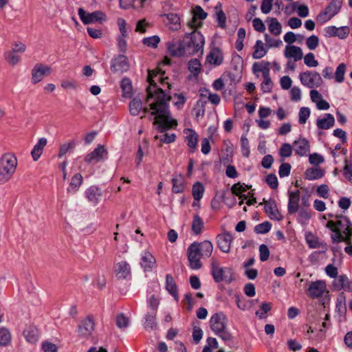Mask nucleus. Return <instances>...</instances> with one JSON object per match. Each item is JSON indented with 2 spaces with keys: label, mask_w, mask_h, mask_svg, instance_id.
<instances>
[{
  "label": "nucleus",
  "mask_w": 352,
  "mask_h": 352,
  "mask_svg": "<svg viewBox=\"0 0 352 352\" xmlns=\"http://www.w3.org/2000/svg\"><path fill=\"white\" fill-rule=\"evenodd\" d=\"M167 48L169 54L171 56L176 57H181L188 56L186 52L185 45L184 40L182 41H172L167 43Z\"/></svg>",
  "instance_id": "nucleus-11"
},
{
  "label": "nucleus",
  "mask_w": 352,
  "mask_h": 352,
  "mask_svg": "<svg viewBox=\"0 0 352 352\" xmlns=\"http://www.w3.org/2000/svg\"><path fill=\"white\" fill-rule=\"evenodd\" d=\"M271 309V305L268 302L263 303L260 309L256 311V315L258 316L260 318H263L265 317V314Z\"/></svg>",
  "instance_id": "nucleus-61"
},
{
  "label": "nucleus",
  "mask_w": 352,
  "mask_h": 352,
  "mask_svg": "<svg viewBox=\"0 0 352 352\" xmlns=\"http://www.w3.org/2000/svg\"><path fill=\"white\" fill-rule=\"evenodd\" d=\"M305 240L309 248L311 249L322 248L324 249L322 252H325L327 250L326 243L321 242L319 240V238L311 232H309L305 234Z\"/></svg>",
  "instance_id": "nucleus-24"
},
{
  "label": "nucleus",
  "mask_w": 352,
  "mask_h": 352,
  "mask_svg": "<svg viewBox=\"0 0 352 352\" xmlns=\"http://www.w3.org/2000/svg\"><path fill=\"white\" fill-rule=\"evenodd\" d=\"M266 22L268 24V30L271 34L274 36H278L282 32V25L278 22L277 19L273 17H268L266 19Z\"/></svg>",
  "instance_id": "nucleus-34"
},
{
  "label": "nucleus",
  "mask_w": 352,
  "mask_h": 352,
  "mask_svg": "<svg viewBox=\"0 0 352 352\" xmlns=\"http://www.w3.org/2000/svg\"><path fill=\"white\" fill-rule=\"evenodd\" d=\"M311 113L310 109L308 107H301L299 110L298 116L299 120L298 122L301 124H304L306 123L307 119L309 118Z\"/></svg>",
  "instance_id": "nucleus-51"
},
{
  "label": "nucleus",
  "mask_w": 352,
  "mask_h": 352,
  "mask_svg": "<svg viewBox=\"0 0 352 352\" xmlns=\"http://www.w3.org/2000/svg\"><path fill=\"white\" fill-rule=\"evenodd\" d=\"M155 263V257L147 251H144L141 255V267L144 271H149L152 269Z\"/></svg>",
  "instance_id": "nucleus-27"
},
{
  "label": "nucleus",
  "mask_w": 352,
  "mask_h": 352,
  "mask_svg": "<svg viewBox=\"0 0 352 352\" xmlns=\"http://www.w3.org/2000/svg\"><path fill=\"white\" fill-rule=\"evenodd\" d=\"M284 55L287 58H294V61L300 60L303 58L302 49L296 45H287L284 51Z\"/></svg>",
  "instance_id": "nucleus-19"
},
{
  "label": "nucleus",
  "mask_w": 352,
  "mask_h": 352,
  "mask_svg": "<svg viewBox=\"0 0 352 352\" xmlns=\"http://www.w3.org/2000/svg\"><path fill=\"white\" fill-rule=\"evenodd\" d=\"M107 151L102 145H98L92 152L87 154L85 157V162L89 164H96L103 160L104 155H107Z\"/></svg>",
  "instance_id": "nucleus-14"
},
{
  "label": "nucleus",
  "mask_w": 352,
  "mask_h": 352,
  "mask_svg": "<svg viewBox=\"0 0 352 352\" xmlns=\"http://www.w3.org/2000/svg\"><path fill=\"white\" fill-rule=\"evenodd\" d=\"M254 51L252 57L254 59L263 58L267 54V49L265 47L263 43L261 40H257L254 47Z\"/></svg>",
  "instance_id": "nucleus-38"
},
{
  "label": "nucleus",
  "mask_w": 352,
  "mask_h": 352,
  "mask_svg": "<svg viewBox=\"0 0 352 352\" xmlns=\"http://www.w3.org/2000/svg\"><path fill=\"white\" fill-rule=\"evenodd\" d=\"M265 211L271 219L280 220L282 219L274 201L265 202Z\"/></svg>",
  "instance_id": "nucleus-29"
},
{
  "label": "nucleus",
  "mask_w": 352,
  "mask_h": 352,
  "mask_svg": "<svg viewBox=\"0 0 352 352\" xmlns=\"http://www.w3.org/2000/svg\"><path fill=\"white\" fill-rule=\"evenodd\" d=\"M265 182L272 189H276L278 187V179L274 174L268 175L265 178Z\"/></svg>",
  "instance_id": "nucleus-64"
},
{
  "label": "nucleus",
  "mask_w": 352,
  "mask_h": 352,
  "mask_svg": "<svg viewBox=\"0 0 352 352\" xmlns=\"http://www.w3.org/2000/svg\"><path fill=\"white\" fill-rule=\"evenodd\" d=\"M164 73L155 72L148 70V82L149 86L146 89V102L153 101L149 104L150 108H142L140 99L133 98L129 103V111L132 116H138L141 110L144 114L151 111V115L154 116L153 124L157 126L159 131H165L173 126L177 125V121L170 118L168 102L171 97L166 96L165 90L162 87H158L157 82H160L164 87L170 89V85L168 81V77H163Z\"/></svg>",
  "instance_id": "nucleus-1"
},
{
  "label": "nucleus",
  "mask_w": 352,
  "mask_h": 352,
  "mask_svg": "<svg viewBox=\"0 0 352 352\" xmlns=\"http://www.w3.org/2000/svg\"><path fill=\"white\" fill-rule=\"evenodd\" d=\"M79 17L85 25L94 23L96 22L102 23L107 19L106 14L100 10L93 12H87L82 8H80L78 10Z\"/></svg>",
  "instance_id": "nucleus-9"
},
{
  "label": "nucleus",
  "mask_w": 352,
  "mask_h": 352,
  "mask_svg": "<svg viewBox=\"0 0 352 352\" xmlns=\"http://www.w3.org/2000/svg\"><path fill=\"white\" fill-rule=\"evenodd\" d=\"M265 41L269 47H278L282 45L283 42L280 39H274L270 37L267 34L264 35Z\"/></svg>",
  "instance_id": "nucleus-59"
},
{
  "label": "nucleus",
  "mask_w": 352,
  "mask_h": 352,
  "mask_svg": "<svg viewBox=\"0 0 352 352\" xmlns=\"http://www.w3.org/2000/svg\"><path fill=\"white\" fill-rule=\"evenodd\" d=\"M75 146V143L74 142H69L68 143H65L60 146L58 157H63L66 153H67L69 151H71Z\"/></svg>",
  "instance_id": "nucleus-57"
},
{
  "label": "nucleus",
  "mask_w": 352,
  "mask_h": 352,
  "mask_svg": "<svg viewBox=\"0 0 352 352\" xmlns=\"http://www.w3.org/2000/svg\"><path fill=\"white\" fill-rule=\"evenodd\" d=\"M115 274L118 279H127L131 277V267L126 261H121L115 267Z\"/></svg>",
  "instance_id": "nucleus-17"
},
{
  "label": "nucleus",
  "mask_w": 352,
  "mask_h": 352,
  "mask_svg": "<svg viewBox=\"0 0 352 352\" xmlns=\"http://www.w3.org/2000/svg\"><path fill=\"white\" fill-rule=\"evenodd\" d=\"M335 118L331 113H325L322 118H318L316 120L317 127L320 129H329L333 126Z\"/></svg>",
  "instance_id": "nucleus-26"
},
{
  "label": "nucleus",
  "mask_w": 352,
  "mask_h": 352,
  "mask_svg": "<svg viewBox=\"0 0 352 352\" xmlns=\"http://www.w3.org/2000/svg\"><path fill=\"white\" fill-rule=\"evenodd\" d=\"M183 40L188 56L198 53L203 54L205 41L204 36L199 32L193 30L186 35Z\"/></svg>",
  "instance_id": "nucleus-6"
},
{
  "label": "nucleus",
  "mask_w": 352,
  "mask_h": 352,
  "mask_svg": "<svg viewBox=\"0 0 352 352\" xmlns=\"http://www.w3.org/2000/svg\"><path fill=\"white\" fill-rule=\"evenodd\" d=\"M223 54L219 48L214 47L206 56V62L214 66H219L223 63Z\"/></svg>",
  "instance_id": "nucleus-23"
},
{
  "label": "nucleus",
  "mask_w": 352,
  "mask_h": 352,
  "mask_svg": "<svg viewBox=\"0 0 352 352\" xmlns=\"http://www.w3.org/2000/svg\"><path fill=\"white\" fill-rule=\"evenodd\" d=\"M346 65L343 63L338 65L335 72V78L338 82H342L344 79Z\"/></svg>",
  "instance_id": "nucleus-47"
},
{
  "label": "nucleus",
  "mask_w": 352,
  "mask_h": 352,
  "mask_svg": "<svg viewBox=\"0 0 352 352\" xmlns=\"http://www.w3.org/2000/svg\"><path fill=\"white\" fill-rule=\"evenodd\" d=\"M167 19L166 25L173 31H177L181 28L180 18L175 13L166 14Z\"/></svg>",
  "instance_id": "nucleus-31"
},
{
  "label": "nucleus",
  "mask_w": 352,
  "mask_h": 352,
  "mask_svg": "<svg viewBox=\"0 0 352 352\" xmlns=\"http://www.w3.org/2000/svg\"><path fill=\"white\" fill-rule=\"evenodd\" d=\"M17 165V158L12 153H6L1 156L0 158V184H6L12 178Z\"/></svg>",
  "instance_id": "nucleus-4"
},
{
  "label": "nucleus",
  "mask_w": 352,
  "mask_h": 352,
  "mask_svg": "<svg viewBox=\"0 0 352 352\" xmlns=\"http://www.w3.org/2000/svg\"><path fill=\"white\" fill-rule=\"evenodd\" d=\"M343 0H332L324 12L318 15V18L326 22L336 16L340 10Z\"/></svg>",
  "instance_id": "nucleus-10"
},
{
  "label": "nucleus",
  "mask_w": 352,
  "mask_h": 352,
  "mask_svg": "<svg viewBox=\"0 0 352 352\" xmlns=\"http://www.w3.org/2000/svg\"><path fill=\"white\" fill-rule=\"evenodd\" d=\"M157 326L155 311L148 312L145 316L144 327L146 331L153 330Z\"/></svg>",
  "instance_id": "nucleus-36"
},
{
  "label": "nucleus",
  "mask_w": 352,
  "mask_h": 352,
  "mask_svg": "<svg viewBox=\"0 0 352 352\" xmlns=\"http://www.w3.org/2000/svg\"><path fill=\"white\" fill-rule=\"evenodd\" d=\"M116 322L118 328L122 329L129 326V320L124 314H120L116 316Z\"/></svg>",
  "instance_id": "nucleus-54"
},
{
  "label": "nucleus",
  "mask_w": 352,
  "mask_h": 352,
  "mask_svg": "<svg viewBox=\"0 0 352 352\" xmlns=\"http://www.w3.org/2000/svg\"><path fill=\"white\" fill-rule=\"evenodd\" d=\"M241 146L242 155L244 157H248L250 153V150L249 146V141L245 134L241 135Z\"/></svg>",
  "instance_id": "nucleus-50"
},
{
  "label": "nucleus",
  "mask_w": 352,
  "mask_h": 352,
  "mask_svg": "<svg viewBox=\"0 0 352 352\" xmlns=\"http://www.w3.org/2000/svg\"><path fill=\"white\" fill-rule=\"evenodd\" d=\"M94 322L91 318L87 317L83 320L79 325L78 331L80 336L88 337L91 335L94 330Z\"/></svg>",
  "instance_id": "nucleus-21"
},
{
  "label": "nucleus",
  "mask_w": 352,
  "mask_h": 352,
  "mask_svg": "<svg viewBox=\"0 0 352 352\" xmlns=\"http://www.w3.org/2000/svg\"><path fill=\"white\" fill-rule=\"evenodd\" d=\"M4 57L8 63L12 65L18 64L21 60V57L11 50L6 52L4 54Z\"/></svg>",
  "instance_id": "nucleus-46"
},
{
  "label": "nucleus",
  "mask_w": 352,
  "mask_h": 352,
  "mask_svg": "<svg viewBox=\"0 0 352 352\" xmlns=\"http://www.w3.org/2000/svg\"><path fill=\"white\" fill-rule=\"evenodd\" d=\"M85 195L89 202L93 206H96L101 199L102 190L98 186H91L85 190Z\"/></svg>",
  "instance_id": "nucleus-16"
},
{
  "label": "nucleus",
  "mask_w": 352,
  "mask_h": 352,
  "mask_svg": "<svg viewBox=\"0 0 352 352\" xmlns=\"http://www.w3.org/2000/svg\"><path fill=\"white\" fill-rule=\"evenodd\" d=\"M111 68L115 72L126 71L129 68L127 58L124 55H119L112 61Z\"/></svg>",
  "instance_id": "nucleus-20"
},
{
  "label": "nucleus",
  "mask_w": 352,
  "mask_h": 352,
  "mask_svg": "<svg viewBox=\"0 0 352 352\" xmlns=\"http://www.w3.org/2000/svg\"><path fill=\"white\" fill-rule=\"evenodd\" d=\"M326 289V284L322 280L311 282L307 290V294L311 298L320 297Z\"/></svg>",
  "instance_id": "nucleus-12"
},
{
  "label": "nucleus",
  "mask_w": 352,
  "mask_h": 352,
  "mask_svg": "<svg viewBox=\"0 0 352 352\" xmlns=\"http://www.w3.org/2000/svg\"><path fill=\"white\" fill-rule=\"evenodd\" d=\"M23 336L28 342L34 344L38 340V331L36 327L30 325L23 331Z\"/></svg>",
  "instance_id": "nucleus-32"
},
{
  "label": "nucleus",
  "mask_w": 352,
  "mask_h": 352,
  "mask_svg": "<svg viewBox=\"0 0 352 352\" xmlns=\"http://www.w3.org/2000/svg\"><path fill=\"white\" fill-rule=\"evenodd\" d=\"M254 73L261 72L262 76L270 74V63L262 61L261 63H254L252 66Z\"/></svg>",
  "instance_id": "nucleus-41"
},
{
  "label": "nucleus",
  "mask_w": 352,
  "mask_h": 352,
  "mask_svg": "<svg viewBox=\"0 0 352 352\" xmlns=\"http://www.w3.org/2000/svg\"><path fill=\"white\" fill-rule=\"evenodd\" d=\"M192 12L193 16L187 23L188 26L192 28H195L197 25V19L204 20L207 17L208 15L207 13L199 6H196L193 9Z\"/></svg>",
  "instance_id": "nucleus-25"
},
{
  "label": "nucleus",
  "mask_w": 352,
  "mask_h": 352,
  "mask_svg": "<svg viewBox=\"0 0 352 352\" xmlns=\"http://www.w3.org/2000/svg\"><path fill=\"white\" fill-rule=\"evenodd\" d=\"M11 341V334L7 329H0V345L6 346Z\"/></svg>",
  "instance_id": "nucleus-48"
},
{
  "label": "nucleus",
  "mask_w": 352,
  "mask_h": 352,
  "mask_svg": "<svg viewBox=\"0 0 352 352\" xmlns=\"http://www.w3.org/2000/svg\"><path fill=\"white\" fill-rule=\"evenodd\" d=\"M299 79L301 84L308 88L319 87L322 83L320 74L316 71H305L300 73Z\"/></svg>",
  "instance_id": "nucleus-8"
},
{
  "label": "nucleus",
  "mask_w": 352,
  "mask_h": 352,
  "mask_svg": "<svg viewBox=\"0 0 352 352\" xmlns=\"http://www.w3.org/2000/svg\"><path fill=\"white\" fill-rule=\"evenodd\" d=\"M263 81L261 84V89L264 93H269L271 91L273 87V82L270 76V74L263 76Z\"/></svg>",
  "instance_id": "nucleus-49"
},
{
  "label": "nucleus",
  "mask_w": 352,
  "mask_h": 352,
  "mask_svg": "<svg viewBox=\"0 0 352 352\" xmlns=\"http://www.w3.org/2000/svg\"><path fill=\"white\" fill-rule=\"evenodd\" d=\"M306 45L310 50H314L319 45V38L316 35H311L306 41Z\"/></svg>",
  "instance_id": "nucleus-58"
},
{
  "label": "nucleus",
  "mask_w": 352,
  "mask_h": 352,
  "mask_svg": "<svg viewBox=\"0 0 352 352\" xmlns=\"http://www.w3.org/2000/svg\"><path fill=\"white\" fill-rule=\"evenodd\" d=\"M204 192V187L201 182H197L194 184L192 188V194L195 200L199 201L203 197Z\"/></svg>",
  "instance_id": "nucleus-44"
},
{
  "label": "nucleus",
  "mask_w": 352,
  "mask_h": 352,
  "mask_svg": "<svg viewBox=\"0 0 352 352\" xmlns=\"http://www.w3.org/2000/svg\"><path fill=\"white\" fill-rule=\"evenodd\" d=\"M213 245L209 241H204L201 243L195 242L188 248V259L190 268L199 270L201 267V257L208 258L211 256Z\"/></svg>",
  "instance_id": "nucleus-3"
},
{
  "label": "nucleus",
  "mask_w": 352,
  "mask_h": 352,
  "mask_svg": "<svg viewBox=\"0 0 352 352\" xmlns=\"http://www.w3.org/2000/svg\"><path fill=\"white\" fill-rule=\"evenodd\" d=\"M300 190L289 192V202L287 206L288 212L290 214L296 213L299 209Z\"/></svg>",
  "instance_id": "nucleus-18"
},
{
  "label": "nucleus",
  "mask_w": 352,
  "mask_h": 352,
  "mask_svg": "<svg viewBox=\"0 0 352 352\" xmlns=\"http://www.w3.org/2000/svg\"><path fill=\"white\" fill-rule=\"evenodd\" d=\"M305 175L309 180H315L322 177L324 171L320 168H310L306 170Z\"/></svg>",
  "instance_id": "nucleus-40"
},
{
  "label": "nucleus",
  "mask_w": 352,
  "mask_h": 352,
  "mask_svg": "<svg viewBox=\"0 0 352 352\" xmlns=\"http://www.w3.org/2000/svg\"><path fill=\"white\" fill-rule=\"evenodd\" d=\"M326 226L333 232L331 236L333 243H338L342 241L346 243H350L352 236V223L347 217L340 216L336 221L330 220Z\"/></svg>",
  "instance_id": "nucleus-2"
},
{
  "label": "nucleus",
  "mask_w": 352,
  "mask_h": 352,
  "mask_svg": "<svg viewBox=\"0 0 352 352\" xmlns=\"http://www.w3.org/2000/svg\"><path fill=\"white\" fill-rule=\"evenodd\" d=\"M259 257L260 260L261 261H265L269 258L270 256V250L268 247L265 245L262 244L259 247Z\"/></svg>",
  "instance_id": "nucleus-62"
},
{
  "label": "nucleus",
  "mask_w": 352,
  "mask_h": 352,
  "mask_svg": "<svg viewBox=\"0 0 352 352\" xmlns=\"http://www.w3.org/2000/svg\"><path fill=\"white\" fill-rule=\"evenodd\" d=\"M204 228V222L198 214L193 217L192 221L191 229L193 233L196 235L201 233Z\"/></svg>",
  "instance_id": "nucleus-42"
},
{
  "label": "nucleus",
  "mask_w": 352,
  "mask_h": 352,
  "mask_svg": "<svg viewBox=\"0 0 352 352\" xmlns=\"http://www.w3.org/2000/svg\"><path fill=\"white\" fill-rule=\"evenodd\" d=\"M304 63L309 67H316L318 65V62L315 59L314 54L311 52L305 55Z\"/></svg>",
  "instance_id": "nucleus-55"
},
{
  "label": "nucleus",
  "mask_w": 352,
  "mask_h": 352,
  "mask_svg": "<svg viewBox=\"0 0 352 352\" xmlns=\"http://www.w3.org/2000/svg\"><path fill=\"white\" fill-rule=\"evenodd\" d=\"M228 318L223 312L213 314L210 320V327L214 333L224 341L232 339V335L227 329Z\"/></svg>",
  "instance_id": "nucleus-5"
},
{
  "label": "nucleus",
  "mask_w": 352,
  "mask_h": 352,
  "mask_svg": "<svg viewBox=\"0 0 352 352\" xmlns=\"http://www.w3.org/2000/svg\"><path fill=\"white\" fill-rule=\"evenodd\" d=\"M231 190H232V192L237 196L239 197V198H242V197H244V198H246V196L244 195H241V193L245 192L246 190V188L245 187L243 186V184H241V183H237V184H234L232 186V188H231Z\"/></svg>",
  "instance_id": "nucleus-56"
},
{
  "label": "nucleus",
  "mask_w": 352,
  "mask_h": 352,
  "mask_svg": "<svg viewBox=\"0 0 352 352\" xmlns=\"http://www.w3.org/2000/svg\"><path fill=\"white\" fill-rule=\"evenodd\" d=\"M166 288L168 292L174 297V298L176 300H178L177 286L173 276L170 274H167L166 276Z\"/></svg>",
  "instance_id": "nucleus-37"
},
{
  "label": "nucleus",
  "mask_w": 352,
  "mask_h": 352,
  "mask_svg": "<svg viewBox=\"0 0 352 352\" xmlns=\"http://www.w3.org/2000/svg\"><path fill=\"white\" fill-rule=\"evenodd\" d=\"M83 182L82 176L80 173L75 174L71 179L67 192L69 194H75L80 188Z\"/></svg>",
  "instance_id": "nucleus-28"
},
{
  "label": "nucleus",
  "mask_w": 352,
  "mask_h": 352,
  "mask_svg": "<svg viewBox=\"0 0 352 352\" xmlns=\"http://www.w3.org/2000/svg\"><path fill=\"white\" fill-rule=\"evenodd\" d=\"M272 228V225L268 221H265L260 224L256 225L254 227V232L258 234H265L267 233Z\"/></svg>",
  "instance_id": "nucleus-53"
},
{
  "label": "nucleus",
  "mask_w": 352,
  "mask_h": 352,
  "mask_svg": "<svg viewBox=\"0 0 352 352\" xmlns=\"http://www.w3.org/2000/svg\"><path fill=\"white\" fill-rule=\"evenodd\" d=\"M293 148L300 156L307 155L309 152V143L305 138H299L294 142Z\"/></svg>",
  "instance_id": "nucleus-22"
},
{
  "label": "nucleus",
  "mask_w": 352,
  "mask_h": 352,
  "mask_svg": "<svg viewBox=\"0 0 352 352\" xmlns=\"http://www.w3.org/2000/svg\"><path fill=\"white\" fill-rule=\"evenodd\" d=\"M232 240V236L229 232H223L217 237L218 247L225 253H228L230 251Z\"/></svg>",
  "instance_id": "nucleus-15"
},
{
  "label": "nucleus",
  "mask_w": 352,
  "mask_h": 352,
  "mask_svg": "<svg viewBox=\"0 0 352 352\" xmlns=\"http://www.w3.org/2000/svg\"><path fill=\"white\" fill-rule=\"evenodd\" d=\"M50 74V68L43 64H36L32 70V82L36 84L41 82L45 75Z\"/></svg>",
  "instance_id": "nucleus-13"
},
{
  "label": "nucleus",
  "mask_w": 352,
  "mask_h": 352,
  "mask_svg": "<svg viewBox=\"0 0 352 352\" xmlns=\"http://www.w3.org/2000/svg\"><path fill=\"white\" fill-rule=\"evenodd\" d=\"M206 102L201 99L198 100L192 109V113L197 120L202 118L205 113V104Z\"/></svg>",
  "instance_id": "nucleus-43"
},
{
  "label": "nucleus",
  "mask_w": 352,
  "mask_h": 352,
  "mask_svg": "<svg viewBox=\"0 0 352 352\" xmlns=\"http://www.w3.org/2000/svg\"><path fill=\"white\" fill-rule=\"evenodd\" d=\"M184 133L186 134V142L188 146L192 149V151H194L197 145L198 134L191 129H185Z\"/></svg>",
  "instance_id": "nucleus-30"
},
{
  "label": "nucleus",
  "mask_w": 352,
  "mask_h": 352,
  "mask_svg": "<svg viewBox=\"0 0 352 352\" xmlns=\"http://www.w3.org/2000/svg\"><path fill=\"white\" fill-rule=\"evenodd\" d=\"M160 41V38L158 36H153L147 38H144L142 41L144 45L156 48Z\"/></svg>",
  "instance_id": "nucleus-52"
},
{
  "label": "nucleus",
  "mask_w": 352,
  "mask_h": 352,
  "mask_svg": "<svg viewBox=\"0 0 352 352\" xmlns=\"http://www.w3.org/2000/svg\"><path fill=\"white\" fill-rule=\"evenodd\" d=\"M351 284H352V283L350 282L349 278L344 275L340 276L333 281V286L337 290L342 289L349 290L351 289Z\"/></svg>",
  "instance_id": "nucleus-35"
},
{
  "label": "nucleus",
  "mask_w": 352,
  "mask_h": 352,
  "mask_svg": "<svg viewBox=\"0 0 352 352\" xmlns=\"http://www.w3.org/2000/svg\"><path fill=\"white\" fill-rule=\"evenodd\" d=\"M201 69V65L197 59H192L188 63V69L194 75L197 76Z\"/></svg>",
  "instance_id": "nucleus-45"
},
{
  "label": "nucleus",
  "mask_w": 352,
  "mask_h": 352,
  "mask_svg": "<svg viewBox=\"0 0 352 352\" xmlns=\"http://www.w3.org/2000/svg\"><path fill=\"white\" fill-rule=\"evenodd\" d=\"M292 153V147L288 143H284L280 148V155L282 157H288L291 156Z\"/></svg>",
  "instance_id": "nucleus-60"
},
{
  "label": "nucleus",
  "mask_w": 352,
  "mask_h": 352,
  "mask_svg": "<svg viewBox=\"0 0 352 352\" xmlns=\"http://www.w3.org/2000/svg\"><path fill=\"white\" fill-rule=\"evenodd\" d=\"M211 274L216 283H230L234 280L233 270L230 267H221L216 258L211 260Z\"/></svg>",
  "instance_id": "nucleus-7"
},
{
  "label": "nucleus",
  "mask_w": 352,
  "mask_h": 352,
  "mask_svg": "<svg viewBox=\"0 0 352 352\" xmlns=\"http://www.w3.org/2000/svg\"><path fill=\"white\" fill-rule=\"evenodd\" d=\"M47 139L45 138H40L37 143L34 145L31 154L33 160L34 161H37L38 158L41 157L43 150L44 147L47 144Z\"/></svg>",
  "instance_id": "nucleus-33"
},
{
  "label": "nucleus",
  "mask_w": 352,
  "mask_h": 352,
  "mask_svg": "<svg viewBox=\"0 0 352 352\" xmlns=\"http://www.w3.org/2000/svg\"><path fill=\"white\" fill-rule=\"evenodd\" d=\"M291 165L288 163H283L278 170V175L280 177H285L290 174Z\"/></svg>",
  "instance_id": "nucleus-63"
},
{
  "label": "nucleus",
  "mask_w": 352,
  "mask_h": 352,
  "mask_svg": "<svg viewBox=\"0 0 352 352\" xmlns=\"http://www.w3.org/2000/svg\"><path fill=\"white\" fill-rule=\"evenodd\" d=\"M174 193L182 192L184 190V179L182 175H178L172 179Z\"/></svg>",
  "instance_id": "nucleus-39"
}]
</instances>
